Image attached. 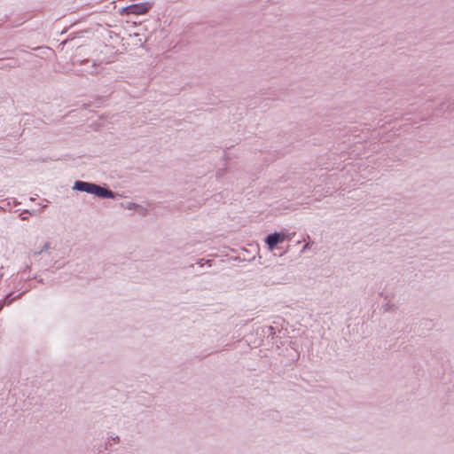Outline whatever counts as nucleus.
<instances>
[{
    "label": "nucleus",
    "instance_id": "obj_1",
    "mask_svg": "<svg viewBox=\"0 0 454 454\" xmlns=\"http://www.w3.org/2000/svg\"><path fill=\"white\" fill-rule=\"evenodd\" d=\"M74 189L80 192H85L88 193L94 194L101 198H114V195L112 191L98 186L92 183H87L83 181H76L74 185Z\"/></svg>",
    "mask_w": 454,
    "mask_h": 454
},
{
    "label": "nucleus",
    "instance_id": "obj_2",
    "mask_svg": "<svg viewBox=\"0 0 454 454\" xmlns=\"http://www.w3.org/2000/svg\"><path fill=\"white\" fill-rule=\"evenodd\" d=\"M151 7L152 4L150 3L135 4L123 8L121 12L126 14L142 15L147 13Z\"/></svg>",
    "mask_w": 454,
    "mask_h": 454
},
{
    "label": "nucleus",
    "instance_id": "obj_3",
    "mask_svg": "<svg viewBox=\"0 0 454 454\" xmlns=\"http://www.w3.org/2000/svg\"><path fill=\"white\" fill-rule=\"evenodd\" d=\"M266 242L270 250H273L278 243H279L278 233H273L267 237Z\"/></svg>",
    "mask_w": 454,
    "mask_h": 454
},
{
    "label": "nucleus",
    "instance_id": "obj_4",
    "mask_svg": "<svg viewBox=\"0 0 454 454\" xmlns=\"http://www.w3.org/2000/svg\"><path fill=\"white\" fill-rule=\"evenodd\" d=\"M286 239H290V238H287L285 234L278 233L279 243L285 241Z\"/></svg>",
    "mask_w": 454,
    "mask_h": 454
},
{
    "label": "nucleus",
    "instance_id": "obj_5",
    "mask_svg": "<svg viewBox=\"0 0 454 454\" xmlns=\"http://www.w3.org/2000/svg\"><path fill=\"white\" fill-rule=\"evenodd\" d=\"M307 248H309V243H307V244L305 245V247H304V249H307Z\"/></svg>",
    "mask_w": 454,
    "mask_h": 454
}]
</instances>
